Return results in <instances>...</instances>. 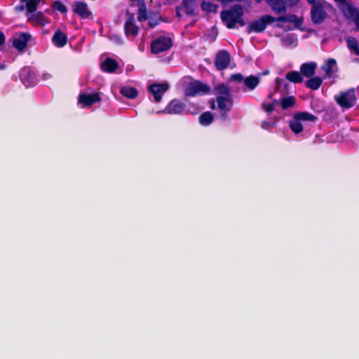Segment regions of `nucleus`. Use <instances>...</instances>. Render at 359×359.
Here are the masks:
<instances>
[{
	"instance_id": "nucleus-1",
	"label": "nucleus",
	"mask_w": 359,
	"mask_h": 359,
	"mask_svg": "<svg viewBox=\"0 0 359 359\" xmlns=\"http://www.w3.org/2000/svg\"><path fill=\"white\" fill-rule=\"evenodd\" d=\"M243 8L240 4H234L229 9L223 10L221 12V20L229 29H233L236 27L238 18L243 17Z\"/></svg>"
},
{
	"instance_id": "nucleus-2",
	"label": "nucleus",
	"mask_w": 359,
	"mask_h": 359,
	"mask_svg": "<svg viewBox=\"0 0 359 359\" xmlns=\"http://www.w3.org/2000/svg\"><path fill=\"white\" fill-rule=\"evenodd\" d=\"M337 103L344 109H350L355 105L357 97L353 88L346 91H341L338 96H335Z\"/></svg>"
},
{
	"instance_id": "nucleus-3",
	"label": "nucleus",
	"mask_w": 359,
	"mask_h": 359,
	"mask_svg": "<svg viewBox=\"0 0 359 359\" xmlns=\"http://www.w3.org/2000/svg\"><path fill=\"white\" fill-rule=\"evenodd\" d=\"M274 22L273 16L270 15H262L260 18L253 20L248 24L247 32L248 34L263 32L268 25Z\"/></svg>"
},
{
	"instance_id": "nucleus-4",
	"label": "nucleus",
	"mask_w": 359,
	"mask_h": 359,
	"mask_svg": "<svg viewBox=\"0 0 359 359\" xmlns=\"http://www.w3.org/2000/svg\"><path fill=\"white\" fill-rule=\"evenodd\" d=\"M210 92V88L200 81L191 82L185 89V95L194 97L197 95H207Z\"/></svg>"
},
{
	"instance_id": "nucleus-5",
	"label": "nucleus",
	"mask_w": 359,
	"mask_h": 359,
	"mask_svg": "<svg viewBox=\"0 0 359 359\" xmlns=\"http://www.w3.org/2000/svg\"><path fill=\"white\" fill-rule=\"evenodd\" d=\"M172 46V39L170 37L160 36L151 43V52L153 54H158L169 50Z\"/></svg>"
},
{
	"instance_id": "nucleus-6",
	"label": "nucleus",
	"mask_w": 359,
	"mask_h": 359,
	"mask_svg": "<svg viewBox=\"0 0 359 359\" xmlns=\"http://www.w3.org/2000/svg\"><path fill=\"white\" fill-rule=\"evenodd\" d=\"M231 55L226 50H219L215 57V67L217 71H223L229 67Z\"/></svg>"
},
{
	"instance_id": "nucleus-7",
	"label": "nucleus",
	"mask_w": 359,
	"mask_h": 359,
	"mask_svg": "<svg viewBox=\"0 0 359 359\" xmlns=\"http://www.w3.org/2000/svg\"><path fill=\"white\" fill-rule=\"evenodd\" d=\"M72 11L81 19H93V13L88 9V4L83 1H76L74 2Z\"/></svg>"
},
{
	"instance_id": "nucleus-8",
	"label": "nucleus",
	"mask_w": 359,
	"mask_h": 359,
	"mask_svg": "<svg viewBox=\"0 0 359 359\" xmlns=\"http://www.w3.org/2000/svg\"><path fill=\"white\" fill-rule=\"evenodd\" d=\"M186 110V104L180 100H172L165 107V108L158 113H164L168 114L180 115Z\"/></svg>"
},
{
	"instance_id": "nucleus-9",
	"label": "nucleus",
	"mask_w": 359,
	"mask_h": 359,
	"mask_svg": "<svg viewBox=\"0 0 359 359\" xmlns=\"http://www.w3.org/2000/svg\"><path fill=\"white\" fill-rule=\"evenodd\" d=\"M128 18L124 24V32L127 37H135L139 34L140 28L135 24L134 14L127 12Z\"/></svg>"
},
{
	"instance_id": "nucleus-10",
	"label": "nucleus",
	"mask_w": 359,
	"mask_h": 359,
	"mask_svg": "<svg viewBox=\"0 0 359 359\" xmlns=\"http://www.w3.org/2000/svg\"><path fill=\"white\" fill-rule=\"evenodd\" d=\"M168 84L166 83H153L148 87L149 93L154 96L155 102L158 103L161 101L163 95L168 89Z\"/></svg>"
},
{
	"instance_id": "nucleus-11",
	"label": "nucleus",
	"mask_w": 359,
	"mask_h": 359,
	"mask_svg": "<svg viewBox=\"0 0 359 359\" xmlns=\"http://www.w3.org/2000/svg\"><path fill=\"white\" fill-rule=\"evenodd\" d=\"M327 13L322 4H318L311 6V18L313 24L320 25L327 18Z\"/></svg>"
},
{
	"instance_id": "nucleus-12",
	"label": "nucleus",
	"mask_w": 359,
	"mask_h": 359,
	"mask_svg": "<svg viewBox=\"0 0 359 359\" xmlns=\"http://www.w3.org/2000/svg\"><path fill=\"white\" fill-rule=\"evenodd\" d=\"M20 79L26 87L34 86L36 83L35 74L29 67H25L20 70Z\"/></svg>"
},
{
	"instance_id": "nucleus-13",
	"label": "nucleus",
	"mask_w": 359,
	"mask_h": 359,
	"mask_svg": "<svg viewBox=\"0 0 359 359\" xmlns=\"http://www.w3.org/2000/svg\"><path fill=\"white\" fill-rule=\"evenodd\" d=\"M216 102L217 103V107L222 112V116L226 118V114L229 113L233 108V98L223 96H217L216 98Z\"/></svg>"
},
{
	"instance_id": "nucleus-14",
	"label": "nucleus",
	"mask_w": 359,
	"mask_h": 359,
	"mask_svg": "<svg viewBox=\"0 0 359 359\" xmlns=\"http://www.w3.org/2000/svg\"><path fill=\"white\" fill-rule=\"evenodd\" d=\"M101 101V97L98 93H93L91 94L88 93H81L78 98L79 103L83 105V107H90L95 103Z\"/></svg>"
},
{
	"instance_id": "nucleus-15",
	"label": "nucleus",
	"mask_w": 359,
	"mask_h": 359,
	"mask_svg": "<svg viewBox=\"0 0 359 359\" xmlns=\"http://www.w3.org/2000/svg\"><path fill=\"white\" fill-rule=\"evenodd\" d=\"M262 0H257V3H260ZM271 7L272 11L276 13H285L287 12V4H289L287 0H264Z\"/></svg>"
},
{
	"instance_id": "nucleus-16",
	"label": "nucleus",
	"mask_w": 359,
	"mask_h": 359,
	"mask_svg": "<svg viewBox=\"0 0 359 359\" xmlns=\"http://www.w3.org/2000/svg\"><path fill=\"white\" fill-rule=\"evenodd\" d=\"M31 35L27 32H21L15 38L13 39V46L18 51H23L27 46Z\"/></svg>"
},
{
	"instance_id": "nucleus-17",
	"label": "nucleus",
	"mask_w": 359,
	"mask_h": 359,
	"mask_svg": "<svg viewBox=\"0 0 359 359\" xmlns=\"http://www.w3.org/2000/svg\"><path fill=\"white\" fill-rule=\"evenodd\" d=\"M22 3H25V4H20L15 6V10L17 11H22L25 9L27 10V15L29 13H34L36 11L38 5L39 4L41 0H20Z\"/></svg>"
},
{
	"instance_id": "nucleus-18",
	"label": "nucleus",
	"mask_w": 359,
	"mask_h": 359,
	"mask_svg": "<svg viewBox=\"0 0 359 359\" xmlns=\"http://www.w3.org/2000/svg\"><path fill=\"white\" fill-rule=\"evenodd\" d=\"M180 5L184 9L187 15L189 16H197L198 15L196 0H182Z\"/></svg>"
},
{
	"instance_id": "nucleus-19",
	"label": "nucleus",
	"mask_w": 359,
	"mask_h": 359,
	"mask_svg": "<svg viewBox=\"0 0 359 359\" xmlns=\"http://www.w3.org/2000/svg\"><path fill=\"white\" fill-rule=\"evenodd\" d=\"M344 15L349 19H351L353 22L355 20L359 17V8L354 7L351 3L347 2L344 7L342 8Z\"/></svg>"
},
{
	"instance_id": "nucleus-20",
	"label": "nucleus",
	"mask_w": 359,
	"mask_h": 359,
	"mask_svg": "<svg viewBox=\"0 0 359 359\" xmlns=\"http://www.w3.org/2000/svg\"><path fill=\"white\" fill-rule=\"evenodd\" d=\"M67 40V36L60 29L57 30L52 36V43L57 48L64 47Z\"/></svg>"
},
{
	"instance_id": "nucleus-21",
	"label": "nucleus",
	"mask_w": 359,
	"mask_h": 359,
	"mask_svg": "<svg viewBox=\"0 0 359 359\" xmlns=\"http://www.w3.org/2000/svg\"><path fill=\"white\" fill-rule=\"evenodd\" d=\"M316 63L314 62H309L303 63L300 66V72L303 76L306 78L313 76L316 73Z\"/></svg>"
},
{
	"instance_id": "nucleus-22",
	"label": "nucleus",
	"mask_w": 359,
	"mask_h": 359,
	"mask_svg": "<svg viewBox=\"0 0 359 359\" xmlns=\"http://www.w3.org/2000/svg\"><path fill=\"white\" fill-rule=\"evenodd\" d=\"M101 69L107 73H114L118 68V63L115 59L107 57L100 65Z\"/></svg>"
},
{
	"instance_id": "nucleus-23",
	"label": "nucleus",
	"mask_w": 359,
	"mask_h": 359,
	"mask_svg": "<svg viewBox=\"0 0 359 359\" xmlns=\"http://www.w3.org/2000/svg\"><path fill=\"white\" fill-rule=\"evenodd\" d=\"M213 91L214 94L217 95V96L232 97L230 88L224 83H221L215 86L213 88Z\"/></svg>"
},
{
	"instance_id": "nucleus-24",
	"label": "nucleus",
	"mask_w": 359,
	"mask_h": 359,
	"mask_svg": "<svg viewBox=\"0 0 359 359\" xmlns=\"http://www.w3.org/2000/svg\"><path fill=\"white\" fill-rule=\"evenodd\" d=\"M119 92L123 96L128 99H135L138 95L137 89L129 86H123L121 87Z\"/></svg>"
},
{
	"instance_id": "nucleus-25",
	"label": "nucleus",
	"mask_w": 359,
	"mask_h": 359,
	"mask_svg": "<svg viewBox=\"0 0 359 359\" xmlns=\"http://www.w3.org/2000/svg\"><path fill=\"white\" fill-rule=\"evenodd\" d=\"M323 83V79L320 76H311L305 83V86L313 90H317Z\"/></svg>"
},
{
	"instance_id": "nucleus-26",
	"label": "nucleus",
	"mask_w": 359,
	"mask_h": 359,
	"mask_svg": "<svg viewBox=\"0 0 359 359\" xmlns=\"http://www.w3.org/2000/svg\"><path fill=\"white\" fill-rule=\"evenodd\" d=\"M285 78L287 81L294 83H301L304 81V78L301 74L297 71H291L286 74Z\"/></svg>"
},
{
	"instance_id": "nucleus-27",
	"label": "nucleus",
	"mask_w": 359,
	"mask_h": 359,
	"mask_svg": "<svg viewBox=\"0 0 359 359\" xmlns=\"http://www.w3.org/2000/svg\"><path fill=\"white\" fill-rule=\"evenodd\" d=\"M290 128L294 134H299L303 131L302 121L294 114L293 118L289 123Z\"/></svg>"
},
{
	"instance_id": "nucleus-28",
	"label": "nucleus",
	"mask_w": 359,
	"mask_h": 359,
	"mask_svg": "<svg viewBox=\"0 0 359 359\" xmlns=\"http://www.w3.org/2000/svg\"><path fill=\"white\" fill-rule=\"evenodd\" d=\"M214 121V116L210 111H205L202 113L199 118L198 121L201 125L203 126H210Z\"/></svg>"
},
{
	"instance_id": "nucleus-29",
	"label": "nucleus",
	"mask_w": 359,
	"mask_h": 359,
	"mask_svg": "<svg viewBox=\"0 0 359 359\" xmlns=\"http://www.w3.org/2000/svg\"><path fill=\"white\" fill-rule=\"evenodd\" d=\"M244 83L250 90H253L259 83L258 76L250 75L244 79Z\"/></svg>"
},
{
	"instance_id": "nucleus-30",
	"label": "nucleus",
	"mask_w": 359,
	"mask_h": 359,
	"mask_svg": "<svg viewBox=\"0 0 359 359\" xmlns=\"http://www.w3.org/2000/svg\"><path fill=\"white\" fill-rule=\"evenodd\" d=\"M29 21L35 22L40 25H44L45 23V15L41 11L37 13H29L27 15Z\"/></svg>"
},
{
	"instance_id": "nucleus-31",
	"label": "nucleus",
	"mask_w": 359,
	"mask_h": 359,
	"mask_svg": "<svg viewBox=\"0 0 359 359\" xmlns=\"http://www.w3.org/2000/svg\"><path fill=\"white\" fill-rule=\"evenodd\" d=\"M294 114L301 121L316 122L318 120L316 116L307 111L297 112Z\"/></svg>"
},
{
	"instance_id": "nucleus-32",
	"label": "nucleus",
	"mask_w": 359,
	"mask_h": 359,
	"mask_svg": "<svg viewBox=\"0 0 359 359\" xmlns=\"http://www.w3.org/2000/svg\"><path fill=\"white\" fill-rule=\"evenodd\" d=\"M346 43L350 50L353 51L356 55H359V45L355 38L348 36L346 39Z\"/></svg>"
},
{
	"instance_id": "nucleus-33",
	"label": "nucleus",
	"mask_w": 359,
	"mask_h": 359,
	"mask_svg": "<svg viewBox=\"0 0 359 359\" xmlns=\"http://www.w3.org/2000/svg\"><path fill=\"white\" fill-rule=\"evenodd\" d=\"M296 99L294 96H287L280 99V104L283 109H287L295 104Z\"/></svg>"
},
{
	"instance_id": "nucleus-34",
	"label": "nucleus",
	"mask_w": 359,
	"mask_h": 359,
	"mask_svg": "<svg viewBox=\"0 0 359 359\" xmlns=\"http://www.w3.org/2000/svg\"><path fill=\"white\" fill-rule=\"evenodd\" d=\"M337 65V61L333 58H329L327 60L325 67H323L322 69L325 71L326 74L330 76L334 73L333 67Z\"/></svg>"
},
{
	"instance_id": "nucleus-35",
	"label": "nucleus",
	"mask_w": 359,
	"mask_h": 359,
	"mask_svg": "<svg viewBox=\"0 0 359 359\" xmlns=\"http://www.w3.org/2000/svg\"><path fill=\"white\" fill-rule=\"evenodd\" d=\"M147 20L149 27L154 28L159 24L161 18V16L158 13H156L150 15Z\"/></svg>"
},
{
	"instance_id": "nucleus-36",
	"label": "nucleus",
	"mask_w": 359,
	"mask_h": 359,
	"mask_svg": "<svg viewBox=\"0 0 359 359\" xmlns=\"http://www.w3.org/2000/svg\"><path fill=\"white\" fill-rule=\"evenodd\" d=\"M217 8V6L211 2L203 1L201 3V9L204 11H206L208 13L212 11L216 12Z\"/></svg>"
},
{
	"instance_id": "nucleus-37",
	"label": "nucleus",
	"mask_w": 359,
	"mask_h": 359,
	"mask_svg": "<svg viewBox=\"0 0 359 359\" xmlns=\"http://www.w3.org/2000/svg\"><path fill=\"white\" fill-rule=\"evenodd\" d=\"M148 18L149 17L147 16V12L146 7H145L144 4H143L141 6H140L138 8L137 20L140 22H143V21H145L146 20H147Z\"/></svg>"
},
{
	"instance_id": "nucleus-38",
	"label": "nucleus",
	"mask_w": 359,
	"mask_h": 359,
	"mask_svg": "<svg viewBox=\"0 0 359 359\" xmlns=\"http://www.w3.org/2000/svg\"><path fill=\"white\" fill-rule=\"evenodd\" d=\"M52 7L54 10L60 11L61 13L66 14L68 9L60 1H55L53 3Z\"/></svg>"
},
{
	"instance_id": "nucleus-39",
	"label": "nucleus",
	"mask_w": 359,
	"mask_h": 359,
	"mask_svg": "<svg viewBox=\"0 0 359 359\" xmlns=\"http://www.w3.org/2000/svg\"><path fill=\"white\" fill-rule=\"evenodd\" d=\"M297 41V38L294 34H288L282 39V43L284 46H290Z\"/></svg>"
},
{
	"instance_id": "nucleus-40",
	"label": "nucleus",
	"mask_w": 359,
	"mask_h": 359,
	"mask_svg": "<svg viewBox=\"0 0 359 359\" xmlns=\"http://www.w3.org/2000/svg\"><path fill=\"white\" fill-rule=\"evenodd\" d=\"M295 15L290 14L287 15H281L279 17H274L275 22H292L293 19L294 18Z\"/></svg>"
},
{
	"instance_id": "nucleus-41",
	"label": "nucleus",
	"mask_w": 359,
	"mask_h": 359,
	"mask_svg": "<svg viewBox=\"0 0 359 359\" xmlns=\"http://www.w3.org/2000/svg\"><path fill=\"white\" fill-rule=\"evenodd\" d=\"M262 107L263 110L268 114L272 113L275 109L273 103H262Z\"/></svg>"
},
{
	"instance_id": "nucleus-42",
	"label": "nucleus",
	"mask_w": 359,
	"mask_h": 359,
	"mask_svg": "<svg viewBox=\"0 0 359 359\" xmlns=\"http://www.w3.org/2000/svg\"><path fill=\"white\" fill-rule=\"evenodd\" d=\"M199 111L200 109L198 106H196V104H191L186 109V114L196 115L199 113Z\"/></svg>"
},
{
	"instance_id": "nucleus-43",
	"label": "nucleus",
	"mask_w": 359,
	"mask_h": 359,
	"mask_svg": "<svg viewBox=\"0 0 359 359\" xmlns=\"http://www.w3.org/2000/svg\"><path fill=\"white\" fill-rule=\"evenodd\" d=\"M231 79L236 82H242L244 81V78L242 74L236 73L231 75Z\"/></svg>"
},
{
	"instance_id": "nucleus-44",
	"label": "nucleus",
	"mask_w": 359,
	"mask_h": 359,
	"mask_svg": "<svg viewBox=\"0 0 359 359\" xmlns=\"http://www.w3.org/2000/svg\"><path fill=\"white\" fill-rule=\"evenodd\" d=\"M281 85H283L285 89H287L289 86L288 83H285L282 79L277 77L276 79V89L280 88Z\"/></svg>"
},
{
	"instance_id": "nucleus-45",
	"label": "nucleus",
	"mask_w": 359,
	"mask_h": 359,
	"mask_svg": "<svg viewBox=\"0 0 359 359\" xmlns=\"http://www.w3.org/2000/svg\"><path fill=\"white\" fill-rule=\"evenodd\" d=\"M292 23L294 24L297 28H299L303 23V18H298L296 15L293 19Z\"/></svg>"
},
{
	"instance_id": "nucleus-46",
	"label": "nucleus",
	"mask_w": 359,
	"mask_h": 359,
	"mask_svg": "<svg viewBox=\"0 0 359 359\" xmlns=\"http://www.w3.org/2000/svg\"><path fill=\"white\" fill-rule=\"evenodd\" d=\"M272 126H274V124L271 122L263 121L262 123V127L264 129L268 130V129H269L270 127H272Z\"/></svg>"
},
{
	"instance_id": "nucleus-47",
	"label": "nucleus",
	"mask_w": 359,
	"mask_h": 359,
	"mask_svg": "<svg viewBox=\"0 0 359 359\" xmlns=\"http://www.w3.org/2000/svg\"><path fill=\"white\" fill-rule=\"evenodd\" d=\"M182 7L181 6V5L180 6H177L176 7V16L179 18V19H181L182 18V14H181V10H182Z\"/></svg>"
},
{
	"instance_id": "nucleus-48",
	"label": "nucleus",
	"mask_w": 359,
	"mask_h": 359,
	"mask_svg": "<svg viewBox=\"0 0 359 359\" xmlns=\"http://www.w3.org/2000/svg\"><path fill=\"white\" fill-rule=\"evenodd\" d=\"M111 39H113L114 41H116L118 44H122L123 43L122 39L121 37L116 36V35L112 36Z\"/></svg>"
},
{
	"instance_id": "nucleus-49",
	"label": "nucleus",
	"mask_w": 359,
	"mask_h": 359,
	"mask_svg": "<svg viewBox=\"0 0 359 359\" xmlns=\"http://www.w3.org/2000/svg\"><path fill=\"white\" fill-rule=\"evenodd\" d=\"M41 77L43 80L46 81L52 79L53 75L50 73H45L42 74Z\"/></svg>"
},
{
	"instance_id": "nucleus-50",
	"label": "nucleus",
	"mask_w": 359,
	"mask_h": 359,
	"mask_svg": "<svg viewBox=\"0 0 359 359\" xmlns=\"http://www.w3.org/2000/svg\"><path fill=\"white\" fill-rule=\"evenodd\" d=\"M290 6H294L297 5L299 2V0H287Z\"/></svg>"
},
{
	"instance_id": "nucleus-51",
	"label": "nucleus",
	"mask_w": 359,
	"mask_h": 359,
	"mask_svg": "<svg viewBox=\"0 0 359 359\" xmlns=\"http://www.w3.org/2000/svg\"><path fill=\"white\" fill-rule=\"evenodd\" d=\"M5 43V36L4 34L0 31V46L4 44Z\"/></svg>"
},
{
	"instance_id": "nucleus-52",
	"label": "nucleus",
	"mask_w": 359,
	"mask_h": 359,
	"mask_svg": "<svg viewBox=\"0 0 359 359\" xmlns=\"http://www.w3.org/2000/svg\"><path fill=\"white\" fill-rule=\"evenodd\" d=\"M236 23H238L241 27H243L245 25V22L244 20L241 18H238V21H236Z\"/></svg>"
},
{
	"instance_id": "nucleus-53",
	"label": "nucleus",
	"mask_w": 359,
	"mask_h": 359,
	"mask_svg": "<svg viewBox=\"0 0 359 359\" xmlns=\"http://www.w3.org/2000/svg\"><path fill=\"white\" fill-rule=\"evenodd\" d=\"M355 25L356 26V28L358 30H359V17L358 18V19H355Z\"/></svg>"
},
{
	"instance_id": "nucleus-54",
	"label": "nucleus",
	"mask_w": 359,
	"mask_h": 359,
	"mask_svg": "<svg viewBox=\"0 0 359 359\" xmlns=\"http://www.w3.org/2000/svg\"><path fill=\"white\" fill-rule=\"evenodd\" d=\"M334 1L341 4H344V5H345L347 3L346 0H334Z\"/></svg>"
},
{
	"instance_id": "nucleus-55",
	"label": "nucleus",
	"mask_w": 359,
	"mask_h": 359,
	"mask_svg": "<svg viewBox=\"0 0 359 359\" xmlns=\"http://www.w3.org/2000/svg\"><path fill=\"white\" fill-rule=\"evenodd\" d=\"M210 109H215V101L214 100H212L210 102Z\"/></svg>"
},
{
	"instance_id": "nucleus-56",
	"label": "nucleus",
	"mask_w": 359,
	"mask_h": 359,
	"mask_svg": "<svg viewBox=\"0 0 359 359\" xmlns=\"http://www.w3.org/2000/svg\"><path fill=\"white\" fill-rule=\"evenodd\" d=\"M271 103H273L275 107L276 104H278V101L277 100H273Z\"/></svg>"
},
{
	"instance_id": "nucleus-57",
	"label": "nucleus",
	"mask_w": 359,
	"mask_h": 359,
	"mask_svg": "<svg viewBox=\"0 0 359 359\" xmlns=\"http://www.w3.org/2000/svg\"><path fill=\"white\" fill-rule=\"evenodd\" d=\"M269 70H266V71H264V72H263V74H264V75H266V74H269Z\"/></svg>"
},
{
	"instance_id": "nucleus-58",
	"label": "nucleus",
	"mask_w": 359,
	"mask_h": 359,
	"mask_svg": "<svg viewBox=\"0 0 359 359\" xmlns=\"http://www.w3.org/2000/svg\"><path fill=\"white\" fill-rule=\"evenodd\" d=\"M271 97H272V95H271V94H269V98H270V99H271Z\"/></svg>"
},
{
	"instance_id": "nucleus-59",
	"label": "nucleus",
	"mask_w": 359,
	"mask_h": 359,
	"mask_svg": "<svg viewBox=\"0 0 359 359\" xmlns=\"http://www.w3.org/2000/svg\"><path fill=\"white\" fill-rule=\"evenodd\" d=\"M276 27H280L281 26H280V25H278H278H276Z\"/></svg>"
}]
</instances>
